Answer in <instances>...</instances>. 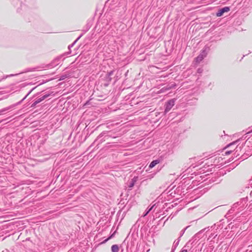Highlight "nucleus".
<instances>
[{"label":"nucleus","mask_w":252,"mask_h":252,"mask_svg":"<svg viewBox=\"0 0 252 252\" xmlns=\"http://www.w3.org/2000/svg\"><path fill=\"white\" fill-rule=\"evenodd\" d=\"M247 201V198H243L241 199L239 201H238L233 205V206L230 209L229 212L230 213H232L235 210H238L236 213H238L239 212V210L241 211L245 208V204H246Z\"/></svg>","instance_id":"1"},{"label":"nucleus","mask_w":252,"mask_h":252,"mask_svg":"<svg viewBox=\"0 0 252 252\" xmlns=\"http://www.w3.org/2000/svg\"><path fill=\"white\" fill-rule=\"evenodd\" d=\"M176 99H171L168 100L165 104V108L164 113L165 114L168 112L172 107L175 105Z\"/></svg>","instance_id":"2"},{"label":"nucleus","mask_w":252,"mask_h":252,"mask_svg":"<svg viewBox=\"0 0 252 252\" xmlns=\"http://www.w3.org/2000/svg\"><path fill=\"white\" fill-rule=\"evenodd\" d=\"M249 150H246L245 153L241 156L238 159H240L241 160H244L247 159L248 157L252 155V149H250L248 147Z\"/></svg>","instance_id":"3"},{"label":"nucleus","mask_w":252,"mask_h":252,"mask_svg":"<svg viewBox=\"0 0 252 252\" xmlns=\"http://www.w3.org/2000/svg\"><path fill=\"white\" fill-rule=\"evenodd\" d=\"M230 8L229 7H224L223 8H222L220 9L218 12L217 13L216 16H221L223 15L225 12H228L229 11Z\"/></svg>","instance_id":"4"},{"label":"nucleus","mask_w":252,"mask_h":252,"mask_svg":"<svg viewBox=\"0 0 252 252\" xmlns=\"http://www.w3.org/2000/svg\"><path fill=\"white\" fill-rule=\"evenodd\" d=\"M209 51L210 47L209 46H205L199 55L204 58L206 57Z\"/></svg>","instance_id":"5"},{"label":"nucleus","mask_w":252,"mask_h":252,"mask_svg":"<svg viewBox=\"0 0 252 252\" xmlns=\"http://www.w3.org/2000/svg\"><path fill=\"white\" fill-rule=\"evenodd\" d=\"M243 146H237L234 150V153L233 154L234 156L235 157H237L240 155L241 151L242 150Z\"/></svg>","instance_id":"6"},{"label":"nucleus","mask_w":252,"mask_h":252,"mask_svg":"<svg viewBox=\"0 0 252 252\" xmlns=\"http://www.w3.org/2000/svg\"><path fill=\"white\" fill-rule=\"evenodd\" d=\"M137 177H134V178H132L131 180L129 182L128 187L130 189H131L134 186L135 183L137 182Z\"/></svg>","instance_id":"7"},{"label":"nucleus","mask_w":252,"mask_h":252,"mask_svg":"<svg viewBox=\"0 0 252 252\" xmlns=\"http://www.w3.org/2000/svg\"><path fill=\"white\" fill-rule=\"evenodd\" d=\"M180 241V238H178L174 242L172 248V252H174V250L176 249L177 247L178 246L179 242Z\"/></svg>","instance_id":"8"},{"label":"nucleus","mask_w":252,"mask_h":252,"mask_svg":"<svg viewBox=\"0 0 252 252\" xmlns=\"http://www.w3.org/2000/svg\"><path fill=\"white\" fill-rule=\"evenodd\" d=\"M42 101H43L42 97H40L39 98H38L36 100L33 102V103L32 104L31 107L35 108L36 107V105L41 102Z\"/></svg>","instance_id":"9"},{"label":"nucleus","mask_w":252,"mask_h":252,"mask_svg":"<svg viewBox=\"0 0 252 252\" xmlns=\"http://www.w3.org/2000/svg\"><path fill=\"white\" fill-rule=\"evenodd\" d=\"M160 161V160L159 159H156V160H153L151 163L149 165V167L150 168H153L155 166H156V165H157V164L159 163Z\"/></svg>","instance_id":"10"},{"label":"nucleus","mask_w":252,"mask_h":252,"mask_svg":"<svg viewBox=\"0 0 252 252\" xmlns=\"http://www.w3.org/2000/svg\"><path fill=\"white\" fill-rule=\"evenodd\" d=\"M189 241L188 242L185 246L182 248V250L180 252H188V249L189 248Z\"/></svg>","instance_id":"11"},{"label":"nucleus","mask_w":252,"mask_h":252,"mask_svg":"<svg viewBox=\"0 0 252 252\" xmlns=\"http://www.w3.org/2000/svg\"><path fill=\"white\" fill-rule=\"evenodd\" d=\"M119 250V248L118 245H113L111 247V251L112 252H118Z\"/></svg>","instance_id":"12"},{"label":"nucleus","mask_w":252,"mask_h":252,"mask_svg":"<svg viewBox=\"0 0 252 252\" xmlns=\"http://www.w3.org/2000/svg\"><path fill=\"white\" fill-rule=\"evenodd\" d=\"M37 68H35V67H32V68H26L22 72H21L22 73H27V72H32V71H35V70Z\"/></svg>","instance_id":"13"},{"label":"nucleus","mask_w":252,"mask_h":252,"mask_svg":"<svg viewBox=\"0 0 252 252\" xmlns=\"http://www.w3.org/2000/svg\"><path fill=\"white\" fill-rule=\"evenodd\" d=\"M38 85H37V86L33 88L31 90H30L29 91V92L27 94V95L19 102H18L17 103V104H20L25 99H26V98L32 93V92L34 90Z\"/></svg>","instance_id":"14"},{"label":"nucleus","mask_w":252,"mask_h":252,"mask_svg":"<svg viewBox=\"0 0 252 252\" xmlns=\"http://www.w3.org/2000/svg\"><path fill=\"white\" fill-rule=\"evenodd\" d=\"M63 55H61L60 57L56 58L54 61L53 63H54L55 65L58 64L60 63L59 61L63 57Z\"/></svg>","instance_id":"15"},{"label":"nucleus","mask_w":252,"mask_h":252,"mask_svg":"<svg viewBox=\"0 0 252 252\" xmlns=\"http://www.w3.org/2000/svg\"><path fill=\"white\" fill-rule=\"evenodd\" d=\"M83 33L81 34L74 41L73 43H72L71 44L69 45L68 47V48L69 49V50L70 49V48L71 47H72L76 43V42L81 38V37L83 35Z\"/></svg>","instance_id":"16"},{"label":"nucleus","mask_w":252,"mask_h":252,"mask_svg":"<svg viewBox=\"0 0 252 252\" xmlns=\"http://www.w3.org/2000/svg\"><path fill=\"white\" fill-rule=\"evenodd\" d=\"M83 33L81 34L74 41L73 43H72L71 44L69 45L68 47V48L69 49V50L70 49V48L71 47H72L76 43V42L81 38V37L83 35Z\"/></svg>","instance_id":"17"},{"label":"nucleus","mask_w":252,"mask_h":252,"mask_svg":"<svg viewBox=\"0 0 252 252\" xmlns=\"http://www.w3.org/2000/svg\"><path fill=\"white\" fill-rule=\"evenodd\" d=\"M204 59L203 57H202V56H201L200 55H199L196 58H195V61L197 63H200L201 61H202L203 60V59Z\"/></svg>","instance_id":"18"},{"label":"nucleus","mask_w":252,"mask_h":252,"mask_svg":"<svg viewBox=\"0 0 252 252\" xmlns=\"http://www.w3.org/2000/svg\"><path fill=\"white\" fill-rule=\"evenodd\" d=\"M10 108H11V106L6 107V108H3V109L0 110V115L1 114H2V113L5 112L6 111L8 110Z\"/></svg>","instance_id":"19"},{"label":"nucleus","mask_w":252,"mask_h":252,"mask_svg":"<svg viewBox=\"0 0 252 252\" xmlns=\"http://www.w3.org/2000/svg\"><path fill=\"white\" fill-rule=\"evenodd\" d=\"M113 73H114V70H112V71H110V72H108L107 76H108L109 81H111V78L110 77V76L113 74Z\"/></svg>","instance_id":"20"},{"label":"nucleus","mask_w":252,"mask_h":252,"mask_svg":"<svg viewBox=\"0 0 252 252\" xmlns=\"http://www.w3.org/2000/svg\"><path fill=\"white\" fill-rule=\"evenodd\" d=\"M188 227H189V226L186 227L185 228H184V229H183V230H182L181 231V232H180V236H179V238H181V237L183 235V234H184V233H185V232L186 230L188 228Z\"/></svg>","instance_id":"21"},{"label":"nucleus","mask_w":252,"mask_h":252,"mask_svg":"<svg viewBox=\"0 0 252 252\" xmlns=\"http://www.w3.org/2000/svg\"><path fill=\"white\" fill-rule=\"evenodd\" d=\"M51 95V94H45V95L42 96V100H44L46 98H47V97H48L50 95Z\"/></svg>","instance_id":"22"},{"label":"nucleus","mask_w":252,"mask_h":252,"mask_svg":"<svg viewBox=\"0 0 252 252\" xmlns=\"http://www.w3.org/2000/svg\"><path fill=\"white\" fill-rule=\"evenodd\" d=\"M154 207V205L152 206L150 209H149L146 212L144 216H146L150 212V211L152 210V209Z\"/></svg>","instance_id":"23"},{"label":"nucleus","mask_w":252,"mask_h":252,"mask_svg":"<svg viewBox=\"0 0 252 252\" xmlns=\"http://www.w3.org/2000/svg\"><path fill=\"white\" fill-rule=\"evenodd\" d=\"M238 141L239 140H236V141H234V142H233L232 143H230L229 144L227 145V147L225 148H226L227 147H230V146H231L236 144V143H237L238 142Z\"/></svg>","instance_id":"24"},{"label":"nucleus","mask_w":252,"mask_h":252,"mask_svg":"<svg viewBox=\"0 0 252 252\" xmlns=\"http://www.w3.org/2000/svg\"><path fill=\"white\" fill-rule=\"evenodd\" d=\"M248 208L250 210V211L252 210V200L250 202Z\"/></svg>","instance_id":"25"},{"label":"nucleus","mask_w":252,"mask_h":252,"mask_svg":"<svg viewBox=\"0 0 252 252\" xmlns=\"http://www.w3.org/2000/svg\"><path fill=\"white\" fill-rule=\"evenodd\" d=\"M114 233H113L111 236H110L107 239H106V240H105L103 242V243H105L106 242H107L109 239H111V238H112L113 236H114Z\"/></svg>","instance_id":"26"},{"label":"nucleus","mask_w":252,"mask_h":252,"mask_svg":"<svg viewBox=\"0 0 252 252\" xmlns=\"http://www.w3.org/2000/svg\"><path fill=\"white\" fill-rule=\"evenodd\" d=\"M14 76V75H13V74H10V75H6V76H5L3 77L2 79H0V82L2 79H6V78H7L8 77H10V76Z\"/></svg>","instance_id":"27"},{"label":"nucleus","mask_w":252,"mask_h":252,"mask_svg":"<svg viewBox=\"0 0 252 252\" xmlns=\"http://www.w3.org/2000/svg\"><path fill=\"white\" fill-rule=\"evenodd\" d=\"M231 152H232V151H227L225 152V154L226 155H229L230 153H231Z\"/></svg>","instance_id":"28"},{"label":"nucleus","mask_w":252,"mask_h":252,"mask_svg":"<svg viewBox=\"0 0 252 252\" xmlns=\"http://www.w3.org/2000/svg\"><path fill=\"white\" fill-rule=\"evenodd\" d=\"M176 86L175 84H172L171 86L169 87V88H173Z\"/></svg>","instance_id":"29"},{"label":"nucleus","mask_w":252,"mask_h":252,"mask_svg":"<svg viewBox=\"0 0 252 252\" xmlns=\"http://www.w3.org/2000/svg\"><path fill=\"white\" fill-rule=\"evenodd\" d=\"M71 53V51H70L69 52H66L64 54V55H68L69 54H70Z\"/></svg>","instance_id":"30"},{"label":"nucleus","mask_w":252,"mask_h":252,"mask_svg":"<svg viewBox=\"0 0 252 252\" xmlns=\"http://www.w3.org/2000/svg\"><path fill=\"white\" fill-rule=\"evenodd\" d=\"M216 226V224H215L214 226H212V227H214V228L215 229V227Z\"/></svg>","instance_id":"31"},{"label":"nucleus","mask_w":252,"mask_h":252,"mask_svg":"<svg viewBox=\"0 0 252 252\" xmlns=\"http://www.w3.org/2000/svg\"><path fill=\"white\" fill-rule=\"evenodd\" d=\"M45 83V82H44V81H43V82H42V83H41L39 85H41V84H43V83Z\"/></svg>","instance_id":"32"},{"label":"nucleus","mask_w":252,"mask_h":252,"mask_svg":"<svg viewBox=\"0 0 252 252\" xmlns=\"http://www.w3.org/2000/svg\"><path fill=\"white\" fill-rule=\"evenodd\" d=\"M102 136V133H100V134L99 135V137H101V136Z\"/></svg>","instance_id":"33"},{"label":"nucleus","mask_w":252,"mask_h":252,"mask_svg":"<svg viewBox=\"0 0 252 252\" xmlns=\"http://www.w3.org/2000/svg\"><path fill=\"white\" fill-rule=\"evenodd\" d=\"M217 225H218V226L220 227V225H221V224H218Z\"/></svg>","instance_id":"34"},{"label":"nucleus","mask_w":252,"mask_h":252,"mask_svg":"<svg viewBox=\"0 0 252 252\" xmlns=\"http://www.w3.org/2000/svg\"><path fill=\"white\" fill-rule=\"evenodd\" d=\"M251 195L252 196V191L251 192Z\"/></svg>","instance_id":"35"},{"label":"nucleus","mask_w":252,"mask_h":252,"mask_svg":"<svg viewBox=\"0 0 252 252\" xmlns=\"http://www.w3.org/2000/svg\"><path fill=\"white\" fill-rule=\"evenodd\" d=\"M64 79V77H62L61 79Z\"/></svg>","instance_id":"36"},{"label":"nucleus","mask_w":252,"mask_h":252,"mask_svg":"<svg viewBox=\"0 0 252 252\" xmlns=\"http://www.w3.org/2000/svg\"><path fill=\"white\" fill-rule=\"evenodd\" d=\"M39 94V93H37V94H36V95H38Z\"/></svg>","instance_id":"37"},{"label":"nucleus","mask_w":252,"mask_h":252,"mask_svg":"<svg viewBox=\"0 0 252 252\" xmlns=\"http://www.w3.org/2000/svg\"><path fill=\"white\" fill-rule=\"evenodd\" d=\"M218 229H219L218 227H217V228L216 229L217 230Z\"/></svg>","instance_id":"38"}]
</instances>
